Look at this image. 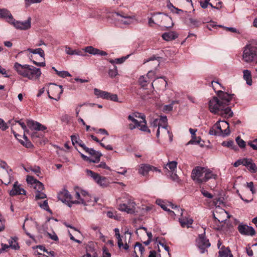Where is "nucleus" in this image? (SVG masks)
Listing matches in <instances>:
<instances>
[{
	"label": "nucleus",
	"instance_id": "nucleus-52",
	"mask_svg": "<svg viewBox=\"0 0 257 257\" xmlns=\"http://www.w3.org/2000/svg\"><path fill=\"white\" fill-rule=\"evenodd\" d=\"M86 152L89 154V155L93 156L94 157L98 156L99 154H102L100 152L96 151L92 148H89L88 149V150Z\"/></svg>",
	"mask_w": 257,
	"mask_h": 257
},
{
	"label": "nucleus",
	"instance_id": "nucleus-54",
	"mask_svg": "<svg viewBox=\"0 0 257 257\" xmlns=\"http://www.w3.org/2000/svg\"><path fill=\"white\" fill-rule=\"evenodd\" d=\"M236 142L239 147L243 148L245 146V142L241 139L239 137H237L236 139Z\"/></svg>",
	"mask_w": 257,
	"mask_h": 257
},
{
	"label": "nucleus",
	"instance_id": "nucleus-26",
	"mask_svg": "<svg viewBox=\"0 0 257 257\" xmlns=\"http://www.w3.org/2000/svg\"><path fill=\"white\" fill-rule=\"evenodd\" d=\"M142 121H140L139 123V127H140V130L144 132H147L148 133H150L151 131L150 129L148 128L147 126V121L145 119V116L143 115L142 116Z\"/></svg>",
	"mask_w": 257,
	"mask_h": 257
},
{
	"label": "nucleus",
	"instance_id": "nucleus-3",
	"mask_svg": "<svg viewBox=\"0 0 257 257\" xmlns=\"http://www.w3.org/2000/svg\"><path fill=\"white\" fill-rule=\"evenodd\" d=\"M210 135L225 137L230 134L229 123L226 121H217L210 129Z\"/></svg>",
	"mask_w": 257,
	"mask_h": 257
},
{
	"label": "nucleus",
	"instance_id": "nucleus-49",
	"mask_svg": "<svg viewBox=\"0 0 257 257\" xmlns=\"http://www.w3.org/2000/svg\"><path fill=\"white\" fill-rule=\"evenodd\" d=\"M169 206L171 207L172 209H174L176 213H180L181 215H182L183 214V210L182 209H179V207H178L177 205H174L172 202H169L168 205Z\"/></svg>",
	"mask_w": 257,
	"mask_h": 257
},
{
	"label": "nucleus",
	"instance_id": "nucleus-41",
	"mask_svg": "<svg viewBox=\"0 0 257 257\" xmlns=\"http://www.w3.org/2000/svg\"><path fill=\"white\" fill-rule=\"evenodd\" d=\"M247 168L252 173H255L257 171V167L252 160L249 163Z\"/></svg>",
	"mask_w": 257,
	"mask_h": 257
},
{
	"label": "nucleus",
	"instance_id": "nucleus-13",
	"mask_svg": "<svg viewBox=\"0 0 257 257\" xmlns=\"http://www.w3.org/2000/svg\"><path fill=\"white\" fill-rule=\"evenodd\" d=\"M27 124L28 126L31 130L36 131H44L47 127L37 121L33 120H27Z\"/></svg>",
	"mask_w": 257,
	"mask_h": 257
},
{
	"label": "nucleus",
	"instance_id": "nucleus-32",
	"mask_svg": "<svg viewBox=\"0 0 257 257\" xmlns=\"http://www.w3.org/2000/svg\"><path fill=\"white\" fill-rule=\"evenodd\" d=\"M27 51L30 53L34 54H38L40 55V56L44 58L45 53H44V50L43 49H42L41 48H37V49H35L28 48L27 49Z\"/></svg>",
	"mask_w": 257,
	"mask_h": 257
},
{
	"label": "nucleus",
	"instance_id": "nucleus-9",
	"mask_svg": "<svg viewBox=\"0 0 257 257\" xmlns=\"http://www.w3.org/2000/svg\"><path fill=\"white\" fill-rule=\"evenodd\" d=\"M196 244L200 250L201 253H204L206 251V248L210 246L209 240L207 239L204 234H200L196 239Z\"/></svg>",
	"mask_w": 257,
	"mask_h": 257
},
{
	"label": "nucleus",
	"instance_id": "nucleus-61",
	"mask_svg": "<svg viewBox=\"0 0 257 257\" xmlns=\"http://www.w3.org/2000/svg\"><path fill=\"white\" fill-rule=\"evenodd\" d=\"M199 140L200 139L197 140L195 136H192V139L187 144H198L200 143Z\"/></svg>",
	"mask_w": 257,
	"mask_h": 257
},
{
	"label": "nucleus",
	"instance_id": "nucleus-40",
	"mask_svg": "<svg viewBox=\"0 0 257 257\" xmlns=\"http://www.w3.org/2000/svg\"><path fill=\"white\" fill-rule=\"evenodd\" d=\"M29 169L33 172L38 176H40L41 174V169L39 166H35L34 167L31 166L29 167Z\"/></svg>",
	"mask_w": 257,
	"mask_h": 257
},
{
	"label": "nucleus",
	"instance_id": "nucleus-4",
	"mask_svg": "<svg viewBox=\"0 0 257 257\" xmlns=\"http://www.w3.org/2000/svg\"><path fill=\"white\" fill-rule=\"evenodd\" d=\"M242 60L246 63H257V44H247L243 48Z\"/></svg>",
	"mask_w": 257,
	"mask_h": 257
},
{
	"label": "nucleus",
	"instance_id": "nucleus-8",
	"mask_svg": "<svg viewBox=\"0 0 257 257\" xmlns=\"http://www.w3.org/2000/svg\"><path fill=\"white\" fill-rule=\"evenodd\" d=\"M81 195L83 198L81 199L80 201H74L73 203L75 204H82L84 206H86L89 205H94L97 201L95 198H94V200L92 201L91 197L85 191H81Z\"/></svg>",
	"mask_w": 257,
	"mask_h": 257
},
{
	"label": "nucleus",
	"instance_id": "nucleus-59",
	"mask_svg": "<svg viewBox=\"0 0 257 257\" xmlns=\"http://www.w3.org/2000/svg\"><path fill=\"white\" fill-rule=\"evenodd\" d=\"M38 180L34 179V177L32 176H28L27 178V181L28 183L34 185L36 183Z\"/></svg>",
	"mask_w": 257,
	"mask_h": 257
},
{
	"label": "nucleus",
	"instance_id": "nucleus-57",
	"mask_svg": "<svg viewBox=\"0 0 257 257\" xmlns=\"http://www.w3.org/2000/svg\"><path fill=\"white\" fill-rule=\"evenodd\" d=\"M8 128L6 123L4 121V120L0 118V128L2 129V131H5Z\"/></svg>",
	"mask_w": 257,
	"mask_h": 257
},
{
	"label": "nucleus",
	"instance_id": "nucleus-62",
	"mask_svg": "<svg viewBox=\"0 0 257 257\" xmlns=\"http://www.w3.org/2000/svg\"><path fill=\"white\" fill-rule=\"evenodd\" d=\"M129 57V55H127L126 56H125V57H122L121 58H116L115 59V62H116V63L117 64H121L122 63H123L125 60L128 58Z\"/></svg>",
	"mask_w": 257,
	"mask_h": 257
},
{
	"label": "nucleus",
	"instance_id": "nucleus-25",
	"mask_svg": "<svg viewBox=\"0 0 257 257\" xmlns=\"http://www.w3.org/2000/svg\"><path fill=\"white\" fill-rule=\"evenodd\" d=\"M94 92L95 95L97 96L98 97H101L106 99H108V96L109 95V92L102 91L97 88L94 89Z\"/></svg>",
	"mask_w": 257,
	"mask_h": 257
},
{
	"label": "nucleus",
	"instance_id": "nucleus-53",
	"mask_svg": "<svg viewBox=\"0 0 257 257\" xmlns=\"http://www.w3.org/2000/svg\"><path fill=\"white\" fill-rule=\"evenodd\" d=\"M200 192L201 194L205 197L209 199H211L213 198V195L209 193L208 191L205 190L203 188L200 189Z\"/></svg>",
	"mask_w": 257,
	"mask_h": 257
},
{
	"label": "nucleus",
	"instance_id": "nucleus-1",
	"mask_svg": "<svg viewBox=\"0 0 257 257\" xmlns=\"http://www.w3.org/2000/svg\"><path fill=\"white\" fill-rule=\"evenodd\" d=\"M234 95V94H228L221 90L218 91L217 97H213L208 102L209 111L225 118L232 117L233 113L228 105Z\"/></svg>",
	"mask_w": 257,
	"mask_h": 257
},
{
	"label": "nucleus",
	"instance_id": "nucleus-22",
	"mask_svg": "<svg viewBox=\"0 0 257 257\" xmlns=\"http://www.w3.org/2000/svg\"><path fill=\"white\" fill-rule=\"evenodd\" d=\"M163 39L167 41H172L175 40L178 37V35L176 33L173 31L164 33L162 36Z\"/></svg>",
	"mask_w": 257,
	"mask_h": 257
},
{
	"label": "nucleus",
	"instance_id": "nucleus-45",
	"mask_svg": "<svg viewBox=\"0 0 257 257\" xmlns=\"http://www.w3.org/2000/svg\"><path fill=\"white\" fill-rule=\"evenodd\" d=\"M56 73L58 76L62 78H65L66 77H70L71 76V74L66 71H59L58 70H56Z\"/></svg>",
	"mask_w": 257,
	"mask_h": 257
},
{
	"label": "nucleus",
	"instance_id": "nucleus-35",
	"mask_svg": "<svg viewBox=\"0 0 257 257\" xmlns=\"http://www.w3.org/2000/svg\"><path fill=\"white\" fill-rule=\"evenodd\" d=\"M37 203L42 209L47 211L51 214L52 213V211L49 208L47 200H45L43 202L39 201Z\"/></svg>",
	"mask_w": 257,
	"mask_h": 257
},
{
	"label": "nucleus",
	"instance_id": "nucleus-39",
	"mask_svg": "<svg viewBox=\"0 0 257 257\" xmlns=\"http://www.w3.org/2000/svg\"><path fill=\"white\" fill-rule=\"evenodd\" d=\"M95 104L94 103H82V104H78L76 108H75V111H76V116L77 117L79 115V112L80 111V108L81 107H82L84 105H89L90 106H93L94 105H95Z\"/></svg>",
	"mask_w": 257,
	"mask_h": 257
},
{
	"label": "nucleus",
	"instance_id": "nucleus-15",
	"mask_svg": "<svg viewBox=\"0 0 257 257\" xmlns=\"http://www.w3.org/2000/svg\"><path fill=\"white\" fill-rule=\"evenodd\" d=\"M83 50L84 52L88 53L90 54L94 55H99L101 56H106L107 53L104 51L100 50L98 49L95 48L92 46L86 47Z\"/></svg>",
	"mask_w": 257,
	"mask_h": 257
},
{
	"label": "nucleus",
	"instance_id": "nucleus-18",
	"mask_svg": "<svg viewBox=\"0 0 257 257\" xmlns=\"http://www.w3.org/2000/svg\"><path fill=\"white\" fill-rule=\"evenodd\" d=\"M137 117V115L136 113H133L128 116V119L133 122V123L129 124V128L131 130L139 127V125H140V122L136 119Z\"/></svg>",
	"mask_w": 257,
	"mask_h": 257
},
{
	"label": "nucleus",
	"instance_id": "nucleus-44",
	"mask_svg": "<svg viewBox=\"0 0 257 257\" xmlns=\"http://www.w3.org/2000/svg\"><path fill=\"white\" fill-rule=\"evenodd\" d=\"M96 182L103 187L106 186L107 184L106 178L104 177L100 176Z\"/></svg>",
	"mask_w": 257,
	"mask_h": 257
},
{
	"label": "nucleus",
	"instance_id": "nucleus-37",
	"mask_svg": "<svg viewBox=\"0 0 257 257\" xmlns=\"http://www.w3.org/2000/svg\"><path fill=\"white\" fill-rule=\"evenodd\" d=\"M156 203L158 205H159L161 207L164 209V210L168 211L170 212V215H172L173 214H175V213L174 211H171L170 209H167V206L164 204V202L161 200H157Z\"/></svg>",
	"mask_w": 257,
	"mask_h": 257
},
{
	"label": "nucleus",
	"instance_id": "nucleus-38",
	"mask_svg": "<svg viewBox=\"0 0 257 257\" xmlns=\"http://www.w3.org/2000/svg\"><path fill=\"white\" fill-rule=\"evenodd\" d=\"M222 146L224 147H227L228 148H230L234 150H236L237 148V147L234 145L233 141L231 140L227 142H223L222 143Z\"/></svg>",
	"mask_w": 257,
	"mask_h": 257
},
{
	"label": "nucleus",
	"instance_id": "nucleus-64",
	"mask_svg": "<svg viewBox=\"0 0 257 257\" xmlns=\"http://www.w3.org/2000/svg\"><path fill=\"white\" fill-rule=\"evenodd\" d=\"M155 74H156L155 71L151 70L149 71L148 73H147V75L146 77L149 79H152L155 76Z\"/></svg>",
	"mask_w": 257,
	"mask_h": 257
},
{
	"label": "nucleus",
	"instance_id": "nucleus-31",
	"mask_svg": "<svg viewBox=\"0 0 257 257\" xmlns=\"http://www.w3.org/2000/svg\"><path fill=\"white\" fill-rule=\"evenodd\" d=\"M17 237H12L9 240V243L12 249L17 250L20 248V246L17 242Z\"/></svg>",
	"mask_w": 257,
	"mask_h": 257
},
{
	"label": "nucleus",
	"instance_id": "nucleus-56",
	"mask_svg": "<svg viewBox=\"0 0 257 257\" xmlns=\"http://www.w3.org/2000/svg\"><path fill=\"white\" fill-rule=\"evenodd\" d=\"M246 186L249 189L252 194L255 193L256 191L254 188L253 183L252 182H247Z\"/></svg>",
	"mask_w": 257,
	"mask_h": 257
},
{
	"label": "nucleus",
	"instance_id": "nucleus-60",
	"mask_svg": "<svg viewBox=\"0 0 257 257\" xmlns=\"http://www.w3.org/2000/svg\"><path fill=\"white\" fill-rule=\"evenodd\" d=\"M46 234L49 236V238H50L51 239L57 241L58 240V237L56 234L54 232H53L52 234L50 233L49 232H47Z\"/></svg>",
	"mask_w": 257,
	"mask_h": 257
},
{
	"label": "nucleus",
	"instance_id": "nucleus-63",
	"mask_svg": "<svg viewBox=\"0 0 257 257\" xmlns=\"http://www.w3.org/2000/svg\"><path fill=\"white\" fill-rule=\"evenodd\" d=\"M75 50H72L70 47L68 46L65 47V52L68 55H74Z\"/></svg>",
	"mask_w": 257,
	"mask_h": 257
},
{
	"label": "nucleus",
	"instance_id": "nucleus-29",
	"mask_svg": "<svg viewBox=\"0 0 257 257\" xmlns=\"http://www.w3.org/2000/svg\"><path fill=\"white\" fill-rule=\"evenodd\" d=\"M9 123L12 125L13 126L16 124V123H18L22 127L24 132L28 133L29 131L27 130V126L24 122H22L21 120H10L9 121Z\"/></svg>",
	"mask_w": 257,
	"mask_h": 257
},
{
	"label": "nucleus",
	"instance_id": "nucleus-21",
	"mask_svg": "<svg viewBox=\"0 0 257 257\" xmlns=\"http://www.w3.org/2000/svg\"><path fill=\"white\" fill-rule=\"evenodd\" d=\"M177 162L176 161H169L164 166V169L169 173L176 171Z\"/></svg>",
	"mask_w": 257,
	"mask_h": 257
},
{
	"label": "nucleus",
	"instance_id": "nucleus-51",
	"mask_svg": "<svg viewBox=\"0 0 257 257\" xmlns=\"http://www.w3.org/2000/svg\"><path fill=\"white\" fill-rule=\"evenodd\" d=\"M170 173H171L170 174V178L172 181L176 182H179L180 179L176 174V171L173 172H170Z\"/></svg>",
	"mask_w": 257,
	"mask_h": 257
},
{
	"label": "nucleus",
	"instance_id": "nucleus-2",
	"mask_svg": "<svg viewBox=\"0 0 257 257\" xmlns=\"http://www.w3.org/2000/svg\"><path fill=\"white\" fill-rule=\"evenodd\" d=\"M14 68L18 74L30 80L39 79L42 74L40 68L27 64L22 65L16 62Z\"/></svg>",
	"mask_w": 257,
	"mask_h": 257
},
{
	"label": "nucleus",
	"instance_id": "nucleus-6",
	"mask_svg": "<svg viewBox=\"0 0 257 257\" xmlns=\"http://www.w3.org/2000/svg\"><path fill=\"white\" fill-rule=\"evenodd\" d=\"M204 167L197 166L193 169L191 173L192 179L198 184L204 183Z\"/></svg>",
	"mask_w": 257,
	"mask_h": 257
},
{
	"label": "nucleus",
	"instance_id": "nucleus-30",
	"mask_svg": "<svg viewBox=\"0 0 257 257\" xmlns=\"http://www.w3.org/2000/svg\"><path fill=\"white\" fill-rule=\"evenodd\" d=\"M139 84L144 89H146V87L149 83V79L147 77L141 76L138 80Z\"/></svg>",
	"mask_w": 257,
	"mask_h": 257
},
{
	"label": "nucleus",
	"instance_id": "nucleus-43",
	"mask_svg": "<svg viewBox=\"0 0 257 257\" xmlns=\"http://www.w3.org/2000/svg\"><path fill=\"white\" fill-rule=\"evenodd\" d=\"M47 195L44 193L42 192V191H37L35 195V200H38L39 199H42L46 198Z\"/></svg>",
	"mask_w": 257,
	"mask_h": 257
},
{
	"label": "nucleus",
	"instance_id": "nucleus-34",
	"mask_svg": "<svg viewBox=\"0 0 257 257\" xmlns=\"http://www.w3.org/2000/svg\"><path fill=\"white\" fill-rule=\"evenodd\" d=\"M0 18H8L9 19L13 20L12 15L10 12L6 9L0 10Z\"/></svg>",
	"mask_w": 257,
	"mask_h": 257
},
{
	"label": "nucleus",
	"instance_id": "nucleus-17",
	"mask_svg": "<svg viewBox=\"0 0 257 257\" xmlns=\"http://www.w3.org/2000/svg\"><path fill=\"white\" fill-rule=\"evenodd\" d=\"M154 85H155L159 89L164 90L163 87H166L167 85V82L164 77H161L159 79L158 78L157 79L155 80L154 82L152 83L151 86L153 87Z\"/></svg>",
	"mask_w": 257,
	"mask_h": 257
},
{
	"label": "nucleus",
	"instance_id": "nucleus-11",
	"mask_svg": "<svg viewBox=\"0 0 257 257\" xmlns=\"http://www.w3.org/2000/svg\"><path fill=\"white\" fill-rule=\"evenodd\" d=\"M237 228L239 232L242 235L253 236L255 233V230L252 227L245 224H239Z\"/></svg>",
	"mask_w": 257,
	"mask_h": 257
},
{
	"label": "nucleus",
	"instance_id": "nucleus-10",
	"mask_svg": "<svg viewBox=\"0 0 257 257\" xmlns=\"http://www.w3.org/2000/svg\"><path fill=\"white\" fill-rule=\"evenodd\" d=\"M58 198L69 207H71L72 204H75L73 203L74 201L72 200V195L67 190L64 189L61 191L58 195Z\"/></svg>",
	"mask_w": 257,
	"mask_h": 257
},
{
	"label": "nucleus",
	"instance_id": "nucleus-16",
	"mask_svg": "<svg viewBox=\"0 0 257 257\" xmlns=\"http://www.w3.org/2000/svg\"><path fill=\"white\" fill-rule=\"evenodd\" d=\"M0 167L4 169H6L7 171V174H8V176L9 177V180H5V181L3 183H5L6 185H8L10 183V182H11V181L12 180V174L11 173L12 172V170L11 169H8L9 167H8L7 164L5 162L1 160H0Z\"/></svg>",
	"mask_w": 257,
	"mask_h": 257
},
{
	"label": "nucleus",
	"instance_id": "nucleus-36",
	"mask_svg": "<svg viewBox=\"0 0 257 257\" xmlns=\"http://www.w3.org/2000/svg\"><path fill=\"white\" fill-rule=\"evenodd\" d=\"M24 138L25 141L20 140L19 142L20 143L27 148H32L33 147V144L29 140H28V138L25 136V134H24Z\"/></svg>",
	"mask_w": 257,
	"mask_h": 257
},
{
	"label": "nucleus",
	"instance_id": "nucleus-33",
	"mask_svg": "<svg viewBox=\"0 0 257 257\" xmlns=\"http://www.w3.org/2000/svg\"><path fill=\"white\" fill-rule=\"evenodd\" d=\"M160 120L158 118H156L153 119L152 121L151 122V125L153 127H156L158 126V130L157 131L156 136L158 138L160 135V128L161 125L160 124Z\"/></svg>",
	"mask_w": 257,
	"mask_h": 257
},
{
	"label": "nucleus",
	"instance_id": "nucleus-20",
	"mask_svg": "<svg viewBox=\"0 0 257 257\" xmlns=\"http://www.w3.org/2000/svg\"><path fill=\"white\" fill-rule=\"evenodd\" d=\"M152 169V166L150 165L141 164L139 166L138 171L139 174L143 176H146Z\"/></svg>",
	"mask_w": 257,
	"mask_h": 257
},
{
	"label": "nucleus",
	"instance_id": "nucleus-5",
	"mask_svg": "<svg viewBox=\"0 0 257 257\" xmlns=\"http://www.w3.org/2000/svg\"><path fill=\"white\" fill-rule=\"evenodd\" d=\"M121 203L118 205V209L121 211L126 212L127 213H134L135 211L136 203L132 197L128 194H125L121 198Z\"/></svg>",
	"mask_w": 257,
	"mask_h": 257
},
{
	"label": "nucleus",
	"instance_id": "nucleus-47",
	"mask_svg": "<svg viewBox=\"0 0 257 257\" xmlns=\"http://www.w3.org/2000/svg\"><path fill=\"white\" fill-rule=\"evenodd\" d=\"M86 172H87V175L88 176H90L91 177H92L95 181H96L97 180L100 176L97 173H95L94 172H93L91 170H86Z\"/></svg>",
	"mask_w": 257,
	"mask_h": 257
},
{
	"label": "nucleus",
	"instance_id": "nucleus-14",
	"mask_svg": "<svg viewBox=\"0 0 257 257\" xmlns=\"http://www.w3.org/2000/svg\"><path fill=\"white\" fill-rule=\"evenodd\" d=\"M18 182H16L14 183L12 189L10 192V195L11 196L26 194V191L21 187L20 185H18Z\"/></svg>",
	"mask_w": 257,
	"mask_h": 257
},
{
	"label": "nucleus",
	"instance_id": "nucleus-19",
	"mask_svg": "<svg viewBox=\"0 0 257 257\" xmlns=\"http://www.w3.org/2000/svg\"><path fill=\"white\" fill-rule=\"evenodd\" d=\"M160 57L153 56L148 59L144 60V64L151 62L150 65L152 67L156 68L160 65Z\"/></svg>",
	"mask_w": 257,
	"mask_h": 257
},
{
	"label": "nucleus",
	"instance_id": "nucleus-27",
	"mask_svg": "<svg viewBox=\"0 0 257 257\" xmlns=\"http://www.w3.org/2000/svg\"><path fill=\"white\" fill-rule=\"evenodd\" d=\"M243 73V79L246 81L247 84L251 85L252 84V79L250 71L248 70H244Z\"/></svg>",
	"mask_w": 257,
	"mask_h": 257
},
{
	"label": "nucleus",
	"instance_id": "nucleus-28",
	"mask_svg": "<svg viewBox=\"0 0 257 257\" xmlns=\"http://www.w3.org/2000/svg\"><path fill=\"white\" fill-rule=\"evenodd\" d=\"M179 221L182 227H189L192 223L193 219L191 218L182 217L179 219Z\"/></svg>",
	"mask_w": 257,
	"mask_h": 257
},
{
	"label": "nucleus",
	"instance_id": "nucleus-50",
	"mask_svg": "<svg viewBox=\"0 0 257 257\" xmlns=\"http://www.w3.org/2000/svg\"><path fill=\"white\" fill-rule=\"evenodd\" d=\"M189 21L190 23V26L191 27L196 28L199 27L200 22L198 21L193 19L192 18H189Z\"/></svg>",
	"mask_w": 257,
	"mask_h": 257
},
{
	"label": "nucleus",
	"instance_id": "nucleus-7",
	"mask_svg": "<svg viewBox=\"0 0 257 257\" xmlns=\"http://www.w3.org/2000/svg\"><path fill=\"white\" fill-rule=\"evenodd\" d=\"M112 17L118 22V24L122 26V25H128L132 23L133 18L131 16L124 15L114 12L112 14Z\"/></svg>",
	"mask_w": 257,
	"mask_h": 257
},
{
	"label": "nucleus",
	"instance_id": "nucleus-24",
	"mask_svg": "<svg viewBox=\"0 0 257 257\" xmlns=\"http://www.w3.org/2000/svg\"><path fill=\"white\" fill-rule=\"evenodd\" d=\"M205 175L204 176V183L207 182L209 179L214 178L215 179L217 175L214 173L209 169L204 168Z\"/></svg>",
	"mask_w": 257,
	"mask_h": 257
},
{
	"label": "nucleus",
	"instance_id": "nucleus-46",
	"mask_svg": "<svg viewBox=\"0 0 257 257\" xmlns=\"http://www.w3.org/2000/svg\"><path fill=\"white\" fill-rule=\"evenodd\" d=\"M34 188L37 191H43L44 189V186L42 183L37 181L34 184Z\"/></svg>",
	"mask_w": 257,
	"mask_h": 257
},
{
	"label": "nucleus",
	"instance_id": "nucleus-55",
	"mask_svg": "<svg viewBox=\"0 0 257 257\" xmlns=\"http://www.w3.org/2000/svg\"><path fill=\"white\" fill-rule=\"evenodd\" d=\"M160 120L162 121V122L165 123V124L164 126H162V128L165 129L167 131V133L169 134V131L167 130V118L166 116H161L160 118Z\"/></svg>",
	"mask_w": 257,
	"mask_h": 257
},
{
	"label": "nucleus",
	"instance_id": "nucleus-23",
	"mask_svg": "<svg viewBox=\"0 0 257 257\" xmlns=\"http://www.w3.org/2000/svg\"><path fill=\"white\" fill-rule=\"evenodd\" d=\"M219 257H233L229 247L222 246L218 252Z\"/></svg>",
	"mask_w": 257,
	"mask_h": 257
},
{
	"label": "nucleus",
	"instance_id": "nucleus-58",
	"mask_svg": "<svg viewBox=\"0 0 257 257\" xmlns=\"http://www.w3.org/2000/svg\"><path fill=\"white\" fill-rule=\"evenodd\" d=\"M108 99L116 102L118 101L117 95L115 94H111L110 93H109Z\"/></svg>",
	"mask_w": 257,
	"mask_h": 257
},
{
	"label": "nucleus",
	"instance_id": "nucleus-48",
	"mask_svg": "<svg viewBox=\"0 0 257 257\" xmlns=\"http://www.w3.org/2000/svg\"><path fill=\"white\" fill-rule=\"evenodd\" d=\"M178 101H172L171 103L169 104H168V105H165L163 107V111H171L173 109V105L174 104H175V103H177Z\"/></svg>",
	"mask_w": 257,
	"mask_h": 257
},
{
	"label": "nucleus",
	"instance_id": "nucleus-42",
	"mask_svg": "<svg viewBox=\"0 0 257 257\" xmlns=\"http://www.w3.org/2000/svg\"><path fill=\"white\" fill-rule=\"evenodd\" d=\"M117 74L118 71L116 66H114L113 68L110 69L108 71V75L111 78L115 77Z\"/></svg>",
	"mask_w": 257,
	"mask_h": 257
},
{
	"label": "nucleus",
	"instance_id": "nucleus-12",
	"mask_svg": "<svg viewBox=\"0 0 257 257\" xmlns=\"http://www.w3.org/2000/svg\"><path fill=\"white\" fill-rule=\"evenodd\" d=\"M31 18L29 17L27 21L24 22L16 21L14 22V26L20 30H27L30 28L31 26Z\"/></svg>",
	"mask_w": 257,
	"mask_h": 257
}]
</instances>
